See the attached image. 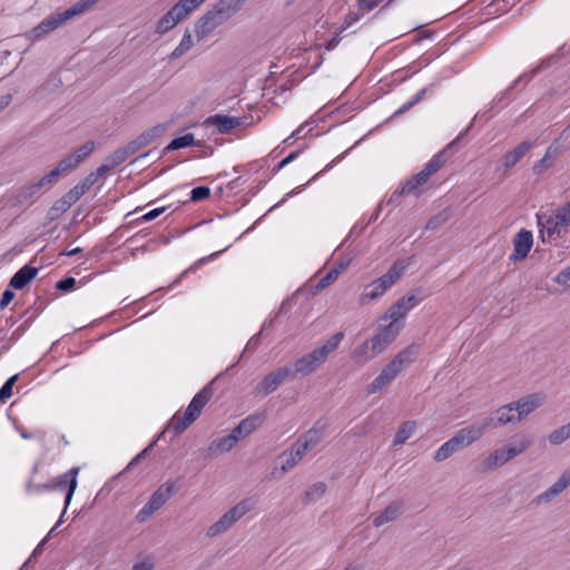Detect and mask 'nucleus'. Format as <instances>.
<instances>
[{"mask_svg":"<svg viewBox=\"0 0 570 570\" xmlns=\"http://www.w3.org/2000/svg\"><path fill=\"white\" fill-rule=\"evenodd\" d=\"M324 438L325 424H321L320 422H317L312 429L299 436V439H302L311 450L317 446Z\"/></svg>","mask_w":570,"mask_h":570,"instance_id":"2f4dec72","label":"nucleus"},{"mask_svg":"<svg viewBox=\"0 0 570 570\" xmlns=\"http://www.w3.org/2000/svg\"><path fill=\"white\" fill-rule=\"evenodd\" d=\"M533 245V236L530 230L521 229L513 237V253L509 256V259L513 263L523 261Z\"/></svg>","mask_w":570,"mask_h":570,"instance_id":"ddd939ff","label":"nucleus"},{"mask_svg":"<svg viewBox=\"0 0 570 570\" xmlns=\"http://www.w3.org/2000/svg\"><path fill=\"white\" fill-rule=\"evenodd\" d=\"M245 124V119L227 115H214L205 120V125L213 126L219 134H229L233 129Z\"/></svg>","mask_w":570,"mask_h":570,"instance_id":"2eb2a0df","label":"nucleus"},{"mask_svg":"<svg viewBox=\"0 0 570 570\" xmlns=\"http://www.w3.org/2000/svg\"><path fill=\"white\" fill-rule=\"evenodd\" d=\"M422 297H417L415 294L411 293L399 301H396L384 314L382 320L387 321L389 318H394L400 322H403L405 315L414 308L420 302Z\"/></svg>","mask_w":570,"mask_h":570,"instance_id":"f8f14e48","label":"nucleus"},{"mask_svg":"<svg viewBox=\"0 0 570 570\" xmlns=\"http://www.w3.org/2000/svg\"><path fill=\"white\" fill-rule=\"evenodd\" d=\"M543 403L544 395L541 393H533L513 401L512 405L515 407L519 422H521L523 419L539 409Z\"/></svg>","mask_w":570,"mask_h":570,"instance_id":"4468645a","label":"nucleus"},{"mask_svg":"<svg viewBox=\"0 0 570 570\" xmlns=\"http://www.w3.org/2000/svg\"><path fill=\"white\" fill-rule=\"evenodd\" d=\"M416 354L417 347L411 345L397 353L390 363L399 371V373H401L405 367L414 362Z\"/></svg>","mask_w":570,"mask_h":570,"instance_id":"c85d7f7f","label":"nucleus"},{"mask_svg":"<svg viewBox=\"0 0 570 570\" xmlns=\"http://www.w3.org/2000/svg\"><path fill=\"white\" fill-rule=\"evenodd\" d=\"M493 414L495 415L494 426H504L508 424L517 425L520 423L512 402L500 406Z\"/></svg>","mask_w":570,"mask_h":570,"instance_id":"393cba45","label":"nucleus"},{"mask_svg":"<svg viewBox=\"0 0 570 570\" xmlns=\"http://www.w3.org/2000/svg\"><path fill=\"white\" fill-rule=\"evenodd\" d=\"M390 287L380 277L365 287V291L360 296V302L365 304L370 301L381 297Z\"/></svg>","mask_w":570,"mask_h":570,"instance_id":"cd10ccee","label":"nucleus"},{"mask_svg":"<svg viewBox=\"0 0 570 570\" xmlns=\"http://www.w3.org/2000/svg\"><path fill=\"white\" fill-rule=\"evenodd\" d=\"M185 20L179 12L171 7L156 23V33L165 35L169 30H171L176 24L180 21Z\"/></svg>","mask_w":570,"mask_h":570,"instance_id":"bb28decb","label":"nucleus"},{"mask_svg":"<svg viewBox=\"0 0 570 570\" xmlns=\"http://www.w3.org/2000/svg\"><path fill=\"white\" fill-rule=\"evenodd\" d=\"M177 491L175 482H166L161 484L149 498L148 502L159 510Z\"/></svg>","mask_w":570,"mask_h":570,"instance_id":"4be33fe9","label":"nucleus"},{"mask_svg":"<svg viewBox=\"0 0 570 570\" xmlns=\"http://www.w3.org/2000/svg\"><path fill=\"white\" fill-rule=\"evenodd\" d=\"M507 462H509V459L505 456V453L501 448L494 450L492 453H490L482 462V470L483 471H491L499 466L504 465Z\"/></svg>","mask_w":570,"mask_h":570,"instance_id":"473e14b6","label":"nucleus"},{"mask_svg":"<svg viewBox=\"0 0 570 570\" xmlns=\"http://www.w3.org/2000/svg\"><path fill=\"white\" fill-rule=\"evenodd\" d=\"M570 439L569 431L566 425H562L550 432L548 435L549 443L552 445H559Z\"/></svg>","mask_w":570,"mask_h":570,"instance_id":"09e8293b","label":"nucleus"},{"mask_svg":"<svg viewBox=\"0 0 570 570\" xmlns=\"http://www.w3.org/2000/svg\"><path fill=\"white\" fill-rule=\"evenodd\" d=\"M341 274V269L332 268L325 276H323L314 286V293L323 291L332 283H334L338 275Z\"/></svg>","mask_w":570,"mask_h":570,"instance_id":"de8ad7c7","label":"nucleus"},{"mask_svg":"<svg viewBox=\"0 0 570 570\" xmlns=\"http://www.w3.org/2000/svg\"><path fill=\"white\" fill-rule=\"evenodd\" d=\"M361 14L360 13H356V12H350L348 14H346L345 19H344V22L342 24V27L340 28L341 31H344L346 30L347 28H350L353 23L357 22L360 19H361Z\"/></svg>","mask_w":570,"mask_h":570,"instance_id":"0e129e2a","label":"nucleus"},{"mask_svg":"<svg viewBox=\"0 0 570 570\" xmlns=\"http://www.w3.org/2000/svg\"><path fill=\"white\" fill-rule=\"evenodd\" d=\"M327 490V485L324 482H316L312 484L304 494L303 503L311 504L318 501Z\"/></svg>","mask_w":570,"mask_h":570,"instance_id":"4c0bfd02","label":"nucleus"},{"mask_svg":"<svg viewBox=\"0 0 570 570\" xmlns=\"http://www.w3.org/2000/svg\"><path fill=\"white\" fill-rule=\"evenodd\" d=\"M449 218H450V212L443 210V212L434 215L433 217H431L426 222L425 228L426 229H436L440 226H442L443 224H445L449 220Z\"/></svg>","mask_w":570,"mask_h":570,"instance_id":"3c124183","label":"nucleus"},{"mask_svg":"<svg viewBox=\"0 0 570 570\" xmlns=\"http://www.w3.org/2000/svg\"><path fill=\"white\" fill-rule=\"evenodd\" d=\"M78 471H79L78 468H72L71 470L57 476L49 483L35 485L30 491L41 492L43 490L65 489L67 487L68 491H67V494L65 498V509H67V507L69 505V503L72 499V495L76 491V488H77ZM63 511H66V510H63ZM62 513H65V512H62ZM61 515H63V514H61ZM60 518L62 519V517H60Z\"/></svg>","mask_w":570,"mask_h":570,"instance_id":"423d86ee","label":"nucleus"},{"mask_svg":"<svg viewBox=\"0 0 570 570\" xmlns=\"http://www.w3.org/2000/svg\"><path fill=\"white\" fill-rule=\"evenodd\" d=\"M19 375L16 374V375H12L11 377H9L4 384L1 386L0 389V402H6L8 399L11 397L12 395V389H13V385L14 383L17 382Z\"/></svg>","mask_w":570,"mask_h":570,"instance_id":"864d4df0","label":"nucleus"},{"mask_svg":"<svg viewBox=\"0 0 570 570\" xmlns=\"http://www.w3.org/2000/svg\"><path fill=\"white\" fill-rule=\"evenodd\" d=\"M301 154V150H295V151H292L289 155H287L284 159H282L279 161V164L277 165V167L275 168V171H278L281 170L282 168H284L285 166H287L289 163H292L293 160H295Z\"/></svg>","mask_w":570,"mask_h":570,"instance_id":"338daca9","label":"nucleus"},{"mask_svg":"<svg viewBox=\"0 0 570 570\" xmlns=\"http://www.w3.org/2000/svg\"><path fill=\"white\" fill-rule=\"evenodd\" d=\"M495 415L492 413L488 417H485L482 422L471 424L466 428H463L465 432H471L470 435L473 436V442L480 440L484 432L490 428H495Z\"/></svg>","mask_w":570,"mask_h":570,"instance_id":"f704fd0d","label":"nucleus"},{"mask_svg":"<svg viewBox=\"0 0 570 570\" xmlns=\"http://www.w3.org/2000/svg\"><path fill=\"white\" fill-rule=\"evenodd\" d=\"M534 72H535V70H533V71L531 72V75H529V73H522L521 76H519V77L513 81V83H512V85H511V86H510L505 91H503V92H501V94H500V96L498 97V100H499V101H501V100H502V99L508 95V92H509V91H511L513 88H515L519 83H521V82H528V81L531 79V77H532V75H533Z\"/></svg>","mask_w":570,"mask_h":570,"instance_id":"13d9d810","label":"nucleus"},{"mask_svg":"<svg viewBox=\"0 0 570 570\" xmlns=\"http://www.w3.org/2000/svg\"><path fill=\"white\" fill-rule=\"evenodd\" d=\"M169 128V124L163 122L158 124L156 126H153L145 131H142L139 136H137V139L141 146V148H145L146 146L154 142L157 138L163 136L167 129Z\"/></svg>","mask_w":570,"mask_h":570,"instance_id":"7c9ffc66","label":"nucleus"},{"mask_svg":"<svg viewBox=\"0 0 570 570\" xmlns=\"http://www.w3.org/2000/svg\"><path fill=\"white\" fill-rule=\"evenodd\" d=\"M95 146V141H87L72 154L61 159L58 163L57 167L63 175H67L71 170L76 169L78 165L94 151Z\"/></svg>","mask_w":570,"mask_h":570,"instance_id":"9b49d317","label":"nucleus"},{"mask_svg":"<svg viewBox=\"0 0 570 570\" xmlns=\"http://www.w3.org/2000/svg\"><path fill=\"white\" fill-rule=\"evenodd\" d=\"M407 267L409 263L404 261H396L386 274L381 276V278L389 287H391L402 276Z\"/></svg>","mask_w":570,"mask_h":570,"instance_id":"c9c22d12","label":"nucleus"},{"mask_svg":"<svg viewBox=\"0 0 570 570\" xmlns=\"http://www.w3.org/2000/svg\"><path fill=\"white\" fill-rule=\"evenodd\" d=\"M264 420L265 415L263 413H254L243 419L239 425L249 435L263 424Z\"/></svg>","mask_w":570,"mask_h":570,"instance_id":"58836bf2","label":"nucleus"},{"mask_svg":"<svg viewBox=\"0 0 570 570\" xmlns=\"http://www.w3.org/2000/svg\"><path fill=\"white\" fill-rule=\"evenodd\" d=\"M61 176H65L60 170L59 168L56 166V168H53L52 170H50L47 175H45V180L47 183H50L51 185H53L55 183L58 181V179L61 177Z\"/></svg>","mask_w":570,"mask_h":570,"instance_id":"774afa93","label":"nucleus"},{"mask_svg":"<svg viewBox=\"0 0 570 570\" xmlns=\"http://www.w3.org/2000/svg\"><path fill=\"white\" fill-rule=\"evenodd\" d=\"M100 0H80L76 2L70 8L66 9V17L67 18H75L76 16H80L85 13L88 9H90L92 6L98 3Z\"/></svg>","mask_w":570,"mask_h":570,"instance_id":"79ce46f5","label":"nucleus"},{"mask_svg":"<svg viewBox=\"0 0 570 570\" xmlns=\"http://www.w3.org/2000/svg\"><path fill=\"white\" fill-rule=\"evenodd\" d=\"M19 432H20L21 438H23L24 440L37 438V439L43 441L45 438H46V432L43 430H37V431L32 432V433H29L24 429H19Z\"/></svg>","mask_w":570,"mask_h":570,"instance_id":"69168bd1","label":"nucleus"},{"mask_svg":"<svg viewBox=\"0 0 570 570\" xmlns=\"http://www.w3.org/2000/svg\"><path fill=\"white\" fill-rule=\"evenodd\" d=\"M156 508H154L149 502H147L137 513L136 520L137 522H145L147 521L155 512Z\"/></svg>","mask_w":570,"mask_h":570,"instance_id":"4d7b16f0","label":"nucleus"},{"mask_svg":"<svg viewBox=\"0 0 570 570\" xmlns=\"http://www.w3.org/2000/svg\"><path fill=\"white\" fill-rule=\"evenodd\" d=\"M105 174H98V168H97L96 171H92L89 175H87L75 187L83 196L96 184L98 178L102 177Z\"/></svg>","mask_w":570,"mask_h":570,"instance_id":"49530a36","label":"nucleus"},{"mask_svg":"<svg viewBox=\"0 0 570 570\" xmlns=\"http://www.w3.org/2000/svg\"><path fill=\"white\" fill-rule=\"evenodd\" d=\"M194 145H199L195 141V137L193 134H186L181 137H178V138H175L170 141V144L165 148V153L166 151H174V150H178L180 148H185V147H189V146H194Z\"/></svg>","mask_w":570,"mask_h":570,"instance_id":"37998d69","label":"nucleus"},{"mask_svg":"<svg viewBox=\"0 0 570 570\" xmlns=\"http://www.w3.org/2000/svg\"><path fill=\"white\" fill-rule=\"evenodd\" d=\"M403 513V503L393 501L373 519V525L380 528L385 523L396 521Z\"/></svg>","mask_w":570,"mask_h":570,"instance_id":"6ab92c4d","label":"nucleus"},{"mask_svg":"<svg viewBox=\"0 0 570 570\" xmlns=\"http://www.w3.org/2000/svg\"><path fill=\"white\" fill-rule=\"evenodd\" d=\"M570 485V468L566 469L559 479L546 491L537 497L538 503H549L556 497L561 494Z\"/></svg>","mask_w":570,"mask_h":570,"instance_id":"dca6fc26","label":"nucleus"},{"mask_svg":"<svg viewBox=\"0 0 570 570\" xmlns=\"http://www.w3.org/2000/svg\"><path fill=\"white\" fill-rule=\"evenodd\" d=\"M471 432H465L464 429L459 430L454 436L443 443L434 453L433 459L436 462H442L450 458L453 453L459 450L469 446L473 443V436Z\"/></svg>","mask_w":570,"mask_h":570,"instance_id":"0eeeda50","label":"nucleus"},{"mask_svg":"<svg viewBox=\"0 0 570 570\" xmlns=\"http://www.w3.org/2000/svg\"><path fill=\"white\" fill-rule=\"evenodd\" d=\"M38 274V268L24 265L10 279L9 285L14 289L24 288Z\"/></svg>","mask_w":570,"mask_h":570,"instance_id":"b1692460","label":"nucleus"},{"mask_svg":"<svg viewBox=\"0 0 570 570\" xmlns=\"http://www.w3.org/2000/svg\"><path fill=\"white\" fill-rule=\"evenodd\" d=\"M128 159L126 151L122 147L117 148L108 157L105 158L104 163L98 167V174H107L117 166L121 165Z\"/></svg>","mask_w":570,"mask_h":570,"instance_id":"c756f323","label":"nucleus"},{"mask_svg":"<svg viewBox=\"0 0 570 570\" xmlns=\"http://www.w3.org/2000/svg\"><path fill=\"white\" fill-rule=\"evenodd\" d=\"M282 458H284V462L282 463L281 466L283 474L292 470L302 460L299 458H296L291 449L288 451H285L282 454Z\"/></svg>","mask_w":570,"mask_h":570,"instance_id":"603ef678","label":"nucleus"},{"mask_svg":"<svg viewBox=\"0 0 570 570\" xmlns=\"http://www.w3.org/2000/svg\"><path fill=\"white\" fill-rule=\"evenodd\" d=\"M71 18L66 17V10L63 12H57L50 14L48 18L43 19L39 24L32 28L28 33L27 38L31 41H37L46 37L47 35L55 31L58 27H60L67 20Z\"/></svg>","mask_w":570,"mask_h":570,"instance_id":"1a4fd4ad","label":"nucleus"},{"mask_svg":"<svg viewBox=\"0 0 570 570\" xmlns=\"http://www.w3.org/2000/svg\"><path fill=\"white\" fill-rule=\"evenodd\" d=\"M193 38L190 31L187 29L179 42V45L174 49L170 57L173 59L180 58L183 55H185L191 47H193Z\"/></svg>","mask_w":570,"mask_h":570,"instance_id":"a18cd8bd","label":"nucleus"},{"mask_svg":"<svg viewBox=\"0 0 570 570\" xmlns=\"http://www.w3.org/2000/svg\"><path fill=\"white\" fill-rule=\"evenodd\" d=\"M538 226L540 227V234L543 240L557 239L563 235L566 229L561 226L559 219L554 214L548 215L544 213L537 214Z\"/></svg>","mask_w":570,"mask_h":570,"instance_id":"9d476101","label":"nucleus"},{"mask_svg":"<svg viewBox=\"0 0 570 570\" xmlns=\"http://www.w3.org/2000/svg\"><path fill=\"white\" fill-rule=\"evenodd\" d=\"M560 155L561 147L556 144H552L546 150L544 156L534 164L533 173L537 175L542 174L553 165V163L558 159Z\"/></svg>","mask_w":570,"mask_h":570,"instance_id":"a878e982","label":"nucleus"},{"mask_svg":"<svg viewBox=\"0 0 570 570\" xmlns=\"http://www.w3.org/2000/svg\"><path fill=\"white\" fill-rule=\"evenodd\" d=\"M206 0H179L173 7L186 19L193 11L199 8Z\"/></svg>","mask_w":570,"mask_h":570,"instance_id":"ea45409f","label":"nucleus"},{"mask_svg":"<svg viewBox=\"0 0 570 570\" xmlns=\"http://www.w3.org/2000/svg\"><path fill=\"white\" fill-rule=\"evenodd\" d=\"M382 352L383 350L380 346H376L375 342L371 338L365 341L363 344H361L353 351L352 358L356 363L363 364L374 358Z\"/></svg>","mask_w":570,"mask_h":570,"instance_id":"aec40b11","label":"nucleus"},{"mask_svg":"<svg viewBox=\"0 0 570 570\" xmlns=\"http://www.w3.org/2000/svg\"><path fill=\"white\" fill-rule=\"evenodd\" d=\"M429 88H422L410 101L403 104L395 112L394 116L402 115L406 111H409L412 107H414L416 104H419L428 94Z\"/></svg>","mask_w":570,"mask_h":570,"instance_id":"8fccbe9b","label":"nucleus"},{"mask_svg":"<svg viewBox=\"0 0 570 570\" xmlns=\"http://www.w3.org/2000/svg\"><path fill=\"white\" fill-rule=\"evenodd\" d=\"M533 147V142L525 140L519 144L514 149L507 153L502 157V165L504 170H509L513 166H515L520 159Z\"/></svg>","mask_w":570,"mask_h":570,"instance_id":"5701e85b","label":"nucleus"},{"mask_svg":"<svg viewBox=\"0 0 570 570\" xmlns=\"http://www.w3.org/2000/svg\"><path fill=\"white\" fill-rule=\"evenodd\" d=\"M291 450L294 452L296 458L302 459L311 449L303 442L302 439H297L292 445Z\"/></svg>","mask_w":570,"mask_h":570,"instance_id":"bf43d9fd","label":"nucleus"},{"mask_svg":"<svg viewBox=\"0 0 570 570\" xmlns=\"http://www.w3.org/2000/svg\"><path fill=\"white\" fill-rule=\"evenodd\" d=\"M416 423L414 421H406L404 422L399 430L396 431L395 438H394V445H400L405 443L412 435Z\"/></svg>","mask_w":570,"mask_h":570,"instance_id":"a19ab883","label":"nucleus"},{"mask_svg":"<svg viewBox=\"0 0 570 570\" xmlns=\"http://www.w3.org/2000/svg\"><path fill=\"white\" fill-rule=\"evenodd\" d=\"M254 507L255 501L250 498L239 501L207 529V537L214 538L226 532L234 523L252 511Z\"/></svg>","mask_w":570,"mask_h":570,"instance_id":"39448f33","label":"nucleus"},{"mask_svg":"<svg viewBox=\"0 0 570 570\" xmlns=\"http://www.w3.org/2000/svg\"><path fill=\"white\" fill-rule=\"evenodd\" d=\"M390 320V323L384 325V327L374 337H372L376 346H380L383 351L396 338L404 325L403 322L397 320Z\"/></svg>","mask_w":570,"mask_h":570,"instance_id":"a211bd4d","label":"nucleus"},{"mask_svg":"<svg viewBox=\"0 0 570 570\" xmlns=\"http://www.w3.org/2000/svg\"><path fill=\"white\" fill-rule=\"evenodd\" d=\"M399 371L395 370L391 363H389L381 373L373 380L367 386V393L373 394L381 391L383 387L389 385L397 375Z\"/></svg>","mask_w":570,"mask_h":570,"instance_id":"412c9836","label":"nucleus"},{"mask_svg":"<svg viewBox=\"0 0 570 570\" xmlns=\"http://www.w3.org/2000/svg\"><path fill=\"white\" fill-rule=\"evenodd\" d=\"M444 163L445 159L443 150L434 155L420 173L406 180L401 189L395 190L391 196L390 202L400 195H420L421 190L419 188L424 185L433 174L440 170Z\"/></svg>","mask_w":570,"mask_h":570,"instance_id":"20e7f679","label":"nucleus"},{"mask_svg":"<svg viewBox=\"0 0 570 570\" xmlns=\"http://www.w3.org/2000/svg\"><path fill=\"white\" fill-rule=\"evenodd\" d=\"M554 282L570 288V265L556 275Z\"/></svg>","mask_w":570,"mask_h":570,"instance_id":"052dcab7","label":"nucleus"},{"mask_svg":"<svg viewBox=\"0 0 570 570\" xmlns=\"http://www.w3.org/2000/svg\"><path fill=\"white\" fill-rule=\"evenodd\" d=\"M235 441L230 436V434L214 440L208 446V455L216 456L218 454L230 451L235 446Z\"/></svg>","mask_w":570,"mask_h":570,"instance_id":"72a5a7b5","label":"nucleus"},{"mask_svg":"<svg viewBox=\"0 0 570 570\" xmlns=\"http://www.w3.org/2000/svg\"><path fill=\"white\" fill-rule=\"evenodd\" d=\"M39 196L40 194L30 183L13 191L9 202L12 207H29L39 198Z\"/></svg>","mask_w":570,"mask_h":570,"instance_id":"f3484780","label":"nucleus"},{"mask_svg":"<svg viewBox=\"0 0 570 570\" xmlns=\"http://www.w3.org/2000/svg\"><path fill=\"white\" fill-rule=\"evenodd\" d=\"M238 12V0H219L195 23L197 41L206 39L216 28Z\"/></svg>","mask_w":570,"mask_h":570,"instance_id":"f257e3e1","label":"nucleus"},{"mask_svg":"<svg viewBox=\"0 0 570 570\" xmlns=\"http://www.w3.org/2000/svg\"><path fill=\"white\" fill-rule=\"evenodd\" d=\"M344 333L338 332L327 340L321 347L313 350L312 352L303 355L293 363L292 380L297 377H304L315 372L321 365L325 363L328 354L334 352L342 340Z\"/></svg>","mask_w":570,"mask_h":570,"instance_id":"f03ea898","label":"nucleus"},{"mask_svg":"<svg viewBox=\"0 0 570 570\" xmlns=\"http://www.w3.org/2000/svg\"><path fill=\"white\" fill-rule=\"evenodd\" d=\"M122 149L126 151V155L129 158L131 155L136 154L137 151H139L142 148L136 137L134 140L129 141L127 145L122 146Z\"/></svg>","mask_w":570,"mask_h":570,"instance_id":"e2e57ef3","label":"nucleus"},{"mask_svg":"<svg viewBox=\"0 0 570 570\" xmlns=\"http://www.w3.org/2000/svg\"><path fill=\"white\" fill-rule=\"evenodd\" d=\"M509 443L519 454H522L532 445V439L523 433H515L510 438Z\"/></svg>","mask_w":570,"mask_h":570,"instance_id":"c03bdc74","label":"nucleus"},{"mask_svg":"<svg viewBox=\"0 0 570 570\" xmlns=\"http://www.w3.org/2000/svg\"><path fill=\"white\" fill-rule=\"evenodd\" d=\"M566 229L570 225V200L553 213Z\"/></svg>","mask_w":570,"mask_h":570,"instance_id":"5fc2aeb1","label":"nucleus"},{"mask_svg":"<svg viewBox=\"0 0 570 570\" xmlns=\"http://www.w3.org/2000/svg\"><path fill=\"white\" fill-rule=\"evenodd\" d=\"M81 197L82 195L79 193V190L76 187H72L60 199L56 202L55 208L61 212H66Z\"/></svg>","mask_w":570,"mask_h":570,"instance_id":"e433bc0d","label":"nucleus"},{"mask_svg":"<svg viewBox=\"0 0 570 570\" xmlns=\"http://www.w3.org/2000/svg\"><path fill=\"white\" fill-rule=\"evenodd\" d=\"M286 380H292V368L289 366H282L268 373L256 385L255 392L258 395H268L277 390V387Z\"/></svg>","mask_w":570,"mask_h":570,"instance_id":"6e6552de","label":"nucleus"},{"mask_svg":"<svg viewBox=\"0 0 570 570\" xmlns=\"http://www.w3.org/2000/svg\"><path fill=\"white\" fill-rule=\"evenodd\" d=\"M210 196V189L207 186L195 187L190 193L191 202H199Z\"/></svg>","mask_w":570,"mask_h":570,"instance_id":"6e6d98bb","label":"nucleus"},{"mask_svg":"<svg viewBox=\"0 0 570 570\" xmlns=\"http://www.w3.org/2000/svg\"><path fill=\"white\" fill-rule=\"evenodd\" d=\"M212 396V383H208L193 397L183 415L176 413L173 416L170 421V428L175 431V433L184 432L191 423H194Z\"/></svg>","mask_w":570,"mask_h":570,"instance_id":"7ed1b4c3","label":"nucleus"},{"mask_svg":"<svg viewBox=\"0 0 570 570\" xmlns=\"http://www.w3.org/2000/svg\"><path fill=\"white\" fill-rule=\"evenodd\" d=\"M76 283L77 282L73 277H66V278L60 279L56 284V288L59 291H62V292H69L75 288Z\"/></svg>","mask_w":570,"mask_h":570,"instance_id":"680f3d73","label":"nucleus"}]
</instances>
